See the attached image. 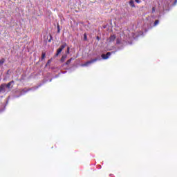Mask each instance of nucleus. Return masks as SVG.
Masks as SVG:
<instances>
[{
	"mask_svg": "<svg viewBox=\"0 0 177 177\" xmlns=\"http://www.w3.org/2000/svg\"><path fill=\"white\" fill-rule=\"evenodd\" d=\"M115 50L111 52H107L106 54H102L101 55V57L103 59V60H107L111 55H115V52H118V50H121L124 49V46L122 45V43H121V41H120V39H116V44H115Z\"/></svg>",
	"mask_w": 177,
	"mask_h": 177,
	"instance_id": "f257e3e1",
	"label": "nucleus"
},
{
	"mask_svg": "<svg viewBox=\"0 0 177 177\" xmlns=\"http://www.w3.org/2000/svg\"><path fill=\"white\" fill-rule=\"evenodd\" d=\"M42 86V84H39L38 86L30 88H24L21 90L20 95H16L15 94L13 95L14 99H16V97H20V96H23V95H25L27 93V92H30L31 91L32 92H35V91H37L38 88H41Z\"/></svg>",
	"mask_w": 177,
	"mask_h": 177,
	"instance_id": "f03ea898",
	"label": "nucleus"
},
{
	"mask_svg": "<svg viewBox=\"0 0 177 177\" xmlns=\"http://www.w3.org/2000/svg\"><path fill=\"white\" fill-rule=\"evenodd\" d=\"M66 46H67V43L64 42L58 49H57V52L55 53V57H57V56H59V54L62 53V52H63V49H64V48H66Z\"/></svg>",
	"mask_w": 177,
	"mask_h": 177,
	"instance_id": "7ed1b4c3",
	"label": "nucleus"
},
{
	"mask_svg": "<svg viewBox=\"0 0 177 177\" xmlns=\"http://www.w3.org/2000/svg\"><path fill=\"white\" fill-rule=\"evenodd\" d=\"M4 84V86H6V88L7 89V91L8 92L10 91V89H12V88H13V84H15V81L12 80L8 83H3Z\"/></svg>",
	"mask_w": 177,
	"mask_h": 177,
	"instance_id": "20e7f679",
	"label": "nucleus"
},
{
	"mask_svg": "<svg viewBox=\"0 0 177 177\" xmlns=\"http://www.w3.org/2000/svg\"><path fill=\"white\" fill-rule=\"evenodd\" d=\"M8 92H9V91H8L6 87L5 86V84H3V83L1 84L0 85V95H2L3 93H8Z\"/></svg>",
	"mask_w": 177,
	"mask_h": 177,
	"instance_id": "39448f33",
	"label": "nucleus"
},
{
	"mask_svg": "<svg viewBox=\"0 0 177 177\" xmlns=\"http://www.w3.org/2000/svg\"><path fill=\"white\" fill-rule=\"evenodd\" d=\"M97 60H99V59H97V58H94V59H91V60L86 62V63H84V64H83V66H84V67H88V66H89L90 64H93V63H96V62H97Z\"/></svg>",
	"mask_w": 177,
	"mask_h": 177,
	"instance_id": "423d86ee",
	"label": "nucleus"
},
{
	"mask_svg": "<svg viewBox=\"0 0 177 177\" xmlns=\"http://www.w3.org/2000/svg\"><path fill=\"white\" fill-rule=\"evenodd\" d=\"M8 103H9V100H6V104H1L0 105V113H3L6 109V106L8 105Z\"/></svg>",
	"mask_w": 177,
	"mask_h": 177,
	"instance_id": "0eeeda50",
	"label": "nucleus"
},
{
	"mask_svg": "<svg viewBox=\"0 0 177 177\" xmlns=\"http://www.w3.org/2000/svg\"><path fill=\"white\" fill-rule=\"evenodd\" d=\"M116 38L117 37H115V35H111L109 37V42H114V41H115Z\"/></svg>",
	"mask_w": 177,
	"mask_h": 177,
	"instance_id": "6e6552de",
	"label": "nucleus"
},
{
	"mask_svg": "<svg viewBox=\"0 0 177 177\" xmlns=\"http://www.w3.org/2000/svg\"><path fill=\"white\" fill-rule=\"evenodd\" d=\"M66 59H67V55H64L60 59L61 63H64L66 62Z\"/></svg>",
	"mask_w": 177,
	"mask_h": 177,
	"instance_id": "1a4fd4ad",
	"label": "nucleus"
},
{
	"mask_svg": "<svg viewBox=\"0 0 177 177\" xmlns=\"http://www.w3.org/2000/svg\"><path fill=\"white\" fill-rule=\"evenodd\" d=\"M129 4L131 8H135V1L133 0H130Z\"/></svg>",
	"mask_w": 177,
	"mask_h": 177,
	"instance_id": "9d476101",
	"label": "nucleus"
},
{
	"mask_svg": "<svg viewBox=\"0 0 177 177\" xmlns=\"http://www.w3.org/2000/svg\"><path fill=\"white\" fill-rule=\"evenodd\" d=\"M72 60H73V58H70L69 59H68L66 62V66H68V64H70V63H71Z\"/></svg>",
	"mask_w": 177,
	"mask_h": 177,
	"instance_id": "9b49d317",
	"label": "nucleus"
},
{
	"mask_svg": "<svg viewBox=\"0 0 177 177\" xmlns=\"http://www.w3.org/2000/svg\"><path fill=\"white\" fill-rule=\"evenodd\" d=\"M160 23V20L156 19L153 23V26L156 27V26H158V24Z\"/></svg>",
	"mask_w": 177,
	"mask_h": 177,
	"instance_id": "f8f14e48",
	"label": "nucleus"
},
{
	"mask_svg": "<svg viewBox=\"0 0 177 177\" xmlns=\"http://www.w3.org/2000/svg\"><path fill=\"white\" fill-rule=\"evenodd\" d=\"M3 63H5V59L4 58H1L0 59V66L3 65Z\"/></svg>",
	"mask_w": 177,
	"mask_h": 177,
	"instance_id": "ddd939ff",
	"label": "nucleus"
},
{
	"mask_svg": "<svg viewBox=\"0 0 177 177\" xmlns=\"http://www.w3.org/2000/svg\"><path fill=\"white\" fill-rule=\"evenodd\" d=\"M84 37V41H88V35H86V33H84L83 35Z\"/></svg>",
	"mask_w": 177,
	"mask_h": 177,
	"instance_id": "4468645a",
	"label": "nucleus"
},
{
	"mask_svg": "<svg viewBox=\"0 0 177 177\" xmlns=\"http://www.w3.org/2000/svg\"><path fill=\"white\" fill-rule=\"evenodd\" d=\"M45 57H46V53H41V60H44V59H45Z\"/></svg>",
	"mask_w": 177,
	"mask_h": 177,
	"instance_id": "2eb2a0df",
	"label": "nucleus"
},
{
	"mask_svg": "<svg viewBox=\"0 0 177 177\" xmlns=\"http://www.w3.org/2000/svg\"><path fill=\"white\" fill-rule=\"evenodd\" d=\"M66 54V55H70V47H68V46L67 47Z\"/></svg>",
	"mask_w": 177,
	"mask_h": 177,
	"instance_id": "dca6fc26",
	"label": "nucleus"
},
{
	"mask_svg": "<svg viewBox=\"0 0 177 177\" xmlns=\"http://www.w3.org/2000/svg\"><path fill=\"white\" fill-rule=\"evenodd\" d=\"M52 40H53V37H52V35H50V39H48V42H52Z\"/></svg>",
	"mask_w": 177,
	"mask_h": 177,
	"instance_id": "f3484780",
	"label": "nucleus"
},
{
	"mask_svg": "<svg viewBox=\"0 0 177 177\" xmlns=\"http://www.w3.org/2000/svg\"><path fill=\"white\" fill-rule=\"evenodd\" d=\"M57 32H60V25L57 24Z\"/></svg>",
	"mask_w": 177,
	"mask_h": 177,
	"instance_id": "a211bd4d",
	"label": "nucleus"
},
{
	"mask_svg": "<svg viewBox=\"0 0 177 177\" xmlns=\"http://www.w3.org/2000/svg\"><path fill=\"white\" fill-rule=\"evenodd\" d=\"M156 12V7L152 8L151 13H154Z\"/></svg>",
	"mask_w": 177,
	"mask_h": 177,
	"instance_id": "6ab92c4d",
	"label": "nucleus"
},
{
	"mask_svg": "<svg viewBox=\"0 0 177 177\" xmlns=\"http://www.w3.org/2000/svg\"><path fill=\"white\" fill-rule=\"evenodd\" d=\"M135 2H136V3H141L142 1H140V0H135Z\"/></svg>",
	"mask_w": 177,
	"mask_h": 177,
	"instance_id": "aec40b11",
	"label": "nucleus"
},
{
	"mask_svg": "<svg viewBox=\"0 0 177 177\" xmlns=\"http://www.w3.org/2000/svg\"><path fill=\"white\" fill-rule=\"evenodd\" d=\"M51 62H52V60H51V59H49V60L47 62L46 66H48V64H50V63H51Z\"/></svg>",
	"mask_w": 177,
	"mask_h": 177,
	"instance_id": "412c9836",
	"label": "nucleus"
},
{
	"mask_svg": "<svg viewBox=\"0 0 177 177\" xmlns=\"http://www.w3.org/2000/svg\"><path fill=\"white\" fill-rule=\"evenodd\" d=\"M96 39H97V41H100V37L97 36V37H96Z\"/></svg>",
	"mask_w": 177,
	"mask_h": 177,
	"instance_id": "4be33fe9",
	"label": "nucleus"
},
{
	"mask_svg": "<svg viewBox=\"0 0 177 177\" xmlns=\"http://www.w3.org/2000/svg\"><path fill=\"white\" fill-rule=\"evenodd\" d=\"M151 17H152V19H156V18H157V17H156V16H154V15H151Z\"/></svg>",
	"mask_w": 177,
	"mask_h": 177,
	"instance_id": "5701e85b",
	"label": "nucleus"
},
{
	"mask_svg": "<svg viewBox=\"0 0 177 177\" xmlns=\"http://www.w3.org/2000/svg\"><path fill=\"white\" fill-rule=\"evenodd\" d=\"M176 3H177V0H175L174 3V5H176Z\"/></svg>",
	"mask_w": 177,
	"mask_h": 177,
	"instance_id": "b1692460",
	"label": "nucleus"
},
{
	"mask_svg": "<svg viewBox=\"0 0 177 177\" xmlns=\"http://www.w3.org/2000/svg\"><path fill=\"white\" fill-rule=\"evenodd\" d=\"M59 75H56L53 78H58Z\"/></svg>",
	"mask_w": 177,
	"mask_h": 177,
	"instance_id": "393cba45",
	"label": "nucleus"
},
{
	"mask_svg": "<svg viewBox=\"0 0 177 177\" xmlns=\"http://www.w3.org/2000/svg\"><path fill=\"white\" fill-rule=\"evenodd\" d=\"M98 167H98V169H100L102 168V166H101V165H99Z\"/></svg>",
	"mask_w": 177,
	"mask_h": 177,
	"instance_id": "a878e982",
	"label": "nucleus"
},
{
	"mask_svg": "<svg viewBox=\"0 0 177 177\" xmlns=\"http://www.w3.org/2000/svg\"><path fill=\"white\" fill-rule=\"evenodd\" d=\"M66 73H67V72L66 71L62 72V74H66Z\"/></svg>",
	"mask_w": 177,
	"mask_h": 177,
	"instance_id": "bb28decb",
	"label": "nucleus"
},
{
	"mask_svg": "<svg viewBox=\"0 0 177 177\" xmlns=\"http://www.w3.org/2000/svg\"><path fill=\"white\" fill-rule=\"evenodd\" d=\"M7 74H9V70L7 71Z\"/></svg>",
	"mask_w": 177,
	"mask_h": 177,
	"instance_id": "cd10ccee",
	"label": "nucleus"
},
{
	"mask_svg": "<svg viewBox=\"0 0 177 177\" xmlns=\"http://www.w3.org/2000/svg\"><path fill=\"white\" fill-rule=\"evenodd\" d=\"M50 82H52V79H51V80H50Z\"/></svg>",
	"mask_w": 177,
	"mask_h": 177,
	"instance_id": "c85d7f7f",
	"label": "nucleus"
},
{
	"mask_svg": "<svg viewBox=\"0 0 177 177\" xmlns=\"http://www.w3.org/2000/svg\"><path fill=\"white\" fill-rule=\"evenodd\" d=\"M158 19H160V16H158Z\"/></svg>",
	"mask_w": 177,
	"mask_h": 177,
	"instance_id": "c756f323",
	"label": "nucleus"
}]
</instances>
